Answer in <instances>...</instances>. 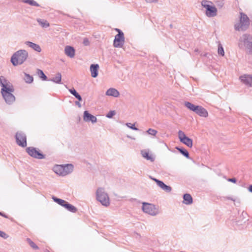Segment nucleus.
<instances>
[{
	"label": "nucleus",
	"mask_w": 252,
	"mask_h": 252,
	"mask_svg": "<svg viewBox=\"0 0 252 252\" xmlns=\"http://www.w3.org/2000/svg\"><path fill=\"white\" fill-rule=\"evenodd\" d=\"M29 54L27 50L20 49L15 52L11 56L10 62L14 66L22 64L28 59Z\"/></svg>",
	"instance_id": "1"
},
{
	"label": "nucleus",
	"mask_w": 252,
	"mask_h": 252,
	"mask_svg": "<svg viewBox=\"0 0 252 252\" xmlns=\"http://www.w3.org/2000/svg\"><path fill=\"white\" fill-rule=\"evenodd\" d=\"M184 105L190 111L194 112L200 117H207L208 115L207 111L201 106L195 105L188 101H185Z\"/></svg>",
	"instance_id": "2"
},
{
	"label": "nucleus",
	"mask_w": 252,
	"mask_h": 252,
	"mask_svg": "<svg viewBox=\"0 0 252 252\" xmlns=\"http://www.w3.org/2000/svg\"><path fill=\"white\" fill-rule=\"evenodd\" d=\"M250 24V19L248 16L243 12H240V23L235 25V30L238 31H245L248 29Z\"/></svg>",
	"instance_id": "3"
},
{
	"label": "nucleus",
	"mask_w": 252,
	"mask_h": 252,
	"mask_svg": "<svg viewBox=\"0 0 252 252\" xmlns=\"http://www.w3.org/2000/svg\"><path fill=\"white\" fill-rule=\"evenodd\" d=\"M14 91L13 86L6 89H1V94L5 102L10 105L15 100V96L12 94Z\"/></svg>",
	"instance_id": "4"
},
{
	"label": "nucleus",
	"mask_w": 252,
	"mask_h": 252,
	"mask_svg": "<svg viewBox=\"0 0 252 252\" xmlns=\"http://www.w3.org/2000/svg\"><path fill=\"white\" fill-rule=\"evenodd\" d=\"M74 166L72 164L57 165L54 167V170L58 175L64 176L71 173L73 170Z\"/></svg>",
	"instance_id": "5"
},
{
	"label": "nucleus",
	"mask_w": 252,
	"mask_h": 252,
	"mask_svg": "<svg viewBox=\"0 0 252 252\" xmlns=\"http://www.w3.org/2000/svg\"><path fill=\"white\" fill-rule=\"evenodd\" d=\"M209 3H212V2L203 0L201 2V5L206 9V15L208 17H215L217 15V9L215 6L210 5Z\"/></svg>",
	"instance_id": "6"
},
{
	"label": "nucleus",
	"mask_w": 252,
	"mask_h": 252,
	"mask_svg": "<svg viewBox=\"0 0 252 252\" xmlns=\"http://www.w3.org/2000/svg\"><path fill=\"white\" fill-rule=\"evenodd\" d=\"M96 199L101 204L105 206H108L110 204L109 196L107 193L104 191V189L99 188L96 192Z\"/></svg>",
	"instance_id": "7"
},
{
	"label": "nucleus",
	"mask_w": 252,
	"mask_h": 252,
	"mask_svg": "<svg viewBox=\"0 0 252 252\" xmlns=\"http://www.w3.org/2000/svg\"><path fill=\"white\" fill-rule=\"evenodd\" d=\"M26 151L29 156L34 158L42 159L45 158V155L41 152L39 149L35 147H27Z\"/></svg>",
	"instance_id": "8"
},
{
	"label": "nucleus",
	"mask_w": 252,
	"mask_h": 252,
	"mask_svg": "<svg viewBox=\"0 0 252 252\" xmlns=\"http://www.w3.org/2000/svg\"><path fill=\"white\" fill-rule=\"evenodd\" d=\"M142 210L144 212L153 216H156L159 213L158 209L156 208L154 205L146 202L142 203Z\"/></svg>",
	"instance_id": "9"
},
{
	"label": "nucleus",
	"mask_w": 252,
	"mask_h": 252,
	"mask_svg": "<svg viewBox=\"0 0 252 252\" xmlns=\"http://www.w3.org/2000/svg\"><path fill=\"white\" fill-rule=\"evenodd\" d=\"M15 139L18 145L21 147L27 146V136L26 134L23 131H18L15 134Z\"/></svg>",
	"instance_id": "10"
},
{
	"label": "nucleus",
	"mask_w": 252,
	"mask_h": 252,
	"mask_svg": "<svg viewBox=\"0 0 252 252\" xmlns=\"http://www.w3.org/2000/svg\"><path fill=\"white\" fill-rule=\"evenodd\" d=\"M240 41L244 43L249 53L252 54V36L249 34H244Z\"/></svg>",
	"instance_id": "11"
},
{
	"label": "nucleus",
	"mask_w": 252,
	"mask_h": 252,
	"mask_svg": "<svg viewBox=\"0 0 252 252\" xmlns=\"http://www.w3.org/2000/svg\"><path fill=\"white\" fill-rule=\"evenodd\" d=\"M125 43V36L123 32H119L115 36L113 46L116 48H122Z\"/></svg>",
	"instance_id": "12"
},
{
	"label": "nucleus",
	"mask_w": 252,
	"mask_h": 252,
	"mask_svg": "<svg viewBox=\"0 0 252 252\" xmlns=\"http://www.w3.org/2000/svg\"><path fill=\"white\" fill-rule=\"evenodd\" d=\"M178 136L180 141L189 148L192 146V140L187 136L185 133L182 130L178 132Z\"/></svg>",
	"instance_id": "13"
},
{
	"label": "nucleus",
	"mask_w": 252,
	"mask_h": 252,
	"mask_svg": "<svg viewBox=\"0 0 252 252\" xmlns=\"http://www.w3.org/2000/svg\"><path fill=\"white\" fill-rule=\"evenodd\" d=\"M241 81L246 85L252 87V75L244 74L239 78Z\"/></svg>",
	"instance_id": "14"
},
{
	"label": "nucleus",
	"mask_w": 252,
	"mask_h": 252,
	"mask_svg": "<svg viewBox=\"0 0 252 252\" xmlns=\"http://www.w3.org/2000/svg\"><path fill=\"white\" fill-rule=\"evenodd\" d=\"M84 121L87 122H91L92 123L96 122L97 119L94 115L91 114L88 111L86 110L84 112L83 115Z\"/></svg>",
	"instance_id": "15"
},
{
	"label": "nucleus",
	"mask_w": 252,
	"mask_h": 252,
	"mask_svg": "<svg viewBox=\"0 0 252 252\" xmlns=\"http://www.w3.org/2000/svg\"><path fill=\"white\" fill-rule=\"evenodd\" d=\"M99 67L98 64H92L90 65V71L92 77L96 78L98 76Z\"/></svg>",
	"instance_id": "16"
},
{
	"label": "nucleus",
	"mask_w": 252,
	"mask_h": 252,
	"mask_svg": "<svg viewBox=\"0 0 252 252\" xmlns=\"http://www.w3.org/2000/svg\"><path fill=\"white\" fill-rule=\"evenodd\" d=\"M0 86L1 89H6L13 86L12 84L9 82L4 76H0Z\"/></svg>",
	"instance_id": "17"
},
{
	"label": "nucleus",
	"mask_w": 252,
	"mask_h": 252,
	"mask_svg": "<svg viewBox=\"0 0 252 252\" xmlns=\"http://www.w3.org/2000/svg\"><path fill=\"white\" fill-rule=\"evenodd\" d=\"M75 52L74 48L72 46H66L65 47L64 52L65 55L71 58L74 57Z\"/></svg>",
	"instance_id": "18"
},
{
	"label": "nucleus",
	"mask_w": 252,
	"mask_h": 252,
	"mask_svg": "<svg viewBox=\"0 0 252 252\" xmlns=\"http://www.w3.org/2000/svg\"><path fill=\"white\" fill-rule=\"evenodd\" d=\"M25 44L37 52H40L41 51V48L38 44L29 41H26Z\"/></svg>",
	"instance_id": "19"
},
{
	"label": "nucleus",
	"mask_w": 252,
	"mask_h": 252,
	"mask_svg": "<svg viewBox=\"0 0 252 252\" xmlns=\"http://www.w3.org/2000/svg\"><path fill=\"white\" fill-rule=\"evenodd\" d=\"M106 94L108 96H112L117 97L120 95L119 91L114 88H109L106 92Z\"/></svg>",
	"instance_id": "20"
},
{
	"label": "nucleus",
	"mask_w": 252,
	"mask_h": 252,
	"mask_svg": "<svg viewBox=\"0 0 252 252\" xmlns=\"http://www.w3.org/2000/svg\"><path fill=\"white\" fill-rule=\"evenodd\" d=\"M183 203L186 205H190L193 202V199L190 194L185 193L183 195Z\"/></svg>",
	"instance_id": "21"
},
{
	"label": "nucleus",
	"mask_w": 252,
	"mask_h": 252,
	"mask_svg": "<svg viewBox=\"0 0 252 252\" xmlns=\"http://www.w3.org/2000/svg\"><path fill=\"white\" fill-rule=\"evenodd\" d=\"M63 207L68 211L72 213H76L77 211V209L75 206L69 203L67 201H66L65 203L64 204Z\"/></svg>",
	"instance_id": "22"
},
{
	"label": "nucleus",
	"mask_w": 252,
	"mask_h": 252,
	"mask_svg": "<svg viewBox=\"0 0 252 252\" xmlns=\"http://www.w3.org/2000/svg\"><path fill=\"white\" fill-rule=\"evenodd\" d=\"M48 81H52L57 84H61L62 81V74L61 73H57L55 76L53 78L50 79Z\"/></svg>",
	"instance_id": "23"
},
{
	"label": "nucleus",
	"mask_w": 252,
	"mask_h": 252,
	"mask_svg": "<svg viewBox=\"0 0 252 252\" xmlns=\"http://www.w3.org/2000/svg\"><path fill=\"white\" fill-rule=\"evenodd\" d=\"M158 183L159 184L158 185V186L166 192H170L171 191L172 188L170 186L166 185L161 181Z\"/></svg>",
	"instance_id": "24"
},
{
	"label": "nucleus",
	"mask_w": 252,
	"mask_h": 252,
	"mask_svg": "<svg viewBox=\"0 0 252 252\" xmlns=\"http://www.w3.org/2000/svg\"><path fill=\"white\" fill-rule=\"evenodd\" d=\"M178 151L185 157L187 158H189V152L183 147H176L175 148Z\"/></svg>",
	"instance_id": "25"
},
{
	"label": "nucleus",
	"mask_w": 252,
	"mask_h": 252,
	"mask_svg": "<svg viewBox=\"0 0 252 252\" xmlns=\"http://www.w3.org/2000/svg\"><path fill=\"white\" fill-rule=\"evenodd\" d=\"M141 154L143 158H146L147 160H149L151 161H154L155 160L154 158H153L151 155H150L148 152H147L144 150H142L141 151Z\"/></svg>",
	"instance_id": "26"
},
{
	"label": "nucleus",
	"mask_w": 252,
	"mask_h": 252,
	"mask_svg": "<svg viewBox=\"0 0 252 252\" xmlns=\"http://www.w3.org/2000/svg\"><path fill=\"white\" fill-rule=\"evenodd\" d=\"M69 92L76 99H77L78 100H79V101H81L82 100L81 96L77 92V91L75 90L74 88H72L71 89H69Z\"/></svg>",
	"instance_id": "27"
},
{
	"label": "nucleus",
	"mask_w": 252,
	"mask_h": 252,
	"mask_svg": "<svg viewBox=\"0 0 252 252\" xmlns=\"http://www.w3.org/2000/svg\"><path fill=\"white\" fill-rule=\"evenodd\" d=\"M37 21L38 24L43 28H48L49 27L50 25L48 21L44 19H37Z\"/></svg>",
	"instance_id": "28"
},
{
	"label": "nucleus",
	"mask_w": 252,
	"mask_h": 252,
	"mask_svg": "<svg viewBox=\"0 0 252 252\" xmlns=\"http://www.w3.org/2000/svg\"><path fill=\"white\" fill-rule=\"evenodd\" d=\"M37 74L38 75L39 77L42 79V80L48 81L49 79H48L47 76L44 74V73L42 70L40 69H37Z\"/></svg>",
	"instance_id": "29"
},
{
	"label": "nucleus",
	"mask_w": 252,
	"mask_h": 252,
	"mask_svg": "<svg viewBox=\"0 0 252 252\" xmlns=\"http://www.w3.org/2000/svg\"><path fill=\"white\" fill-rule=\"evenodd\" d=\"M53 200L57 203L61 205V206L63 207L64 205V204L66 202V201L59 198H57L56 196H52Z\"/></svg>",
	"instance_id": "30"
},
{
	"label": "nucleus",
	"mask_w": 252,
	"mask_h": 252,
	"mask_svg": "<svg viewBox=\"0 0 252 252\" xmlns=\"http://www.w3.org/2000/svg\"><path fill=\"white\" fill-rule=\"evenodd\" d=\"M26 241L33 250H39V248L29 238L26 239Z\"/></svg>",
	"instance_id": "31"
},
{
	"label": "nucleus",
	"mask_w": 252,
	"mask_h": 252,
	"mask_svg": "<svg viewBox=\"0 0 252 252\" xmlns=\"http://www.w3.org/2000/svg\"><path fill=\"white\" fill-rule=\"evenodd\" d=\"M25 77H24V80L27 83L30 84L32 83L33 81V77L30 74L24 73Z\"/></svg>",
	"instance_id": "32"
},
{
	"label": "nucleus",
	"mask_w": 252,
	"mask_h": 252,
	"mask_svg": "<svg viewBox=\"0 0 252 252\" xmlns=\"http://www.w3.org/2000/svg\"><path fill=\"white\" fill-rule=\"evenodd\" d=\"M23 2L28 3L32 6L39 7L40 5L34 0H23Z\"/></svg>",
	"instance_id": "33"
},
{
	"label": "nucleus",
	"mask_w": 252,
	"mask_h": 252,
	"mask_svg": "<svg viewBox=\"0 0 252 252\" xmlns=\"http://www.w3.org/2000/svg\"><path fill=\"white\" fill-rule=\"evenodd\" d=\"M218 53L219 55H220L221 56H224V51L223 48L222 47L221 44H219Z\"/></svg>",
	"instance_id": "34"
},
{
	"label": "nucleus",
	"mask_w": 252,
	"mask_h": 252,
	"mask_svg": "<svg viewBox=\"0 0 252 252\" xmlns=\"http://www.w3.org/2000/svg\"><path fill=\"white\" fill-rule=\"evenodd\" d=\"M146 132L150 135L156 136L158 133V131L154 129L150 128L146 131Z\"/></svg>",
	"instance_id": "35"
},
{
	"label": "nucleus",
	"mask_w": 252,
	"mask_h": 252,
	"mask_svg": "<svg viewBox=\"0 0 252 252\" xmlns=\"http://www.w3.org/2000/svg\"><path fill=\"white\" fill-rule=\"evenodd\" d=\"M126 126L132 130H139V129L135 126V124H132L130 123H127Z\"/></svg>",
	"instance_id": "36"
},
{
	"label": "nucleus",
	"mask_w": 252,
	"mask_h": 252,
	"mask_svg": "<svg viewBox=\"0 0 252 252\" xmlns=\"http://www.w3.org/2000/svg\"><path fill=\"white\" fill-rule=\"evenodd\" d=\"M115 114L116 112L114 110H111L106 114V116L108 118H112Z\"/></svg>",
	"instance_id": "37"
},
{
	"label": "nucleus",
	"mask_w": 252,
	"mask_h": 252,
	"mask_svg": "<svg viewBox=\"0 0 252 252\" xmlns=\"http://www.w3.org/2000/svg\"><path fill=\"white\" fill-rule=\"evenodd\" d=\"M0 237L4 239H7L8 237V235L4 232L0 230Z\"/></svg>",
	"instance_id": "38"
},
{
	"label": "nucleus",
	"mask_w": 252,
	"mask_h": 252,
	"mask_svg": "<svg viewBox=\"0 0 252 252\" xmlns=\"http://www.w3.org/2000/svg\"><path fill=\"white\" fill-rule=\"evenodd\" d=\"M83 44L85 46L89 45H90V41H89V39L88 38H84V40H83Z\"/></svg>",
	"instance_id": "39"
},
{
	"label": "nucleus",
	"mask_w": 252,
	"mask_h": 252,
	"mask_svg": "<svg viewBox=\"0 0 252 252\" xmlns=\"http://www.w3.org/2000/svg\"><path fill=\"white\" fill-rule=\"evenodd\" d=\"M227 180L228 181L233 183H236L237 182V180L235 178H229Z\"/></svg>",
	"instance_id": "40"
},
{
	"label": "nucleus",
	"mask_w": 252,
	"mask_h": 252,
	"mask_svg": "<svg viewBox=\"0 0 252 252\" xmlns=\"http://www.w3.org/2000/svg\"><path fill=\"white\" fill-rule=\"evenodd\" d=\"M150 178H151L152 180H153V181H154L156 183V184H157V185H158H158L159 184V183H159V182H160V181H161L160 180H158V179H156V178H153V177H150Z\"/></svg>",
	"instance_id": "41"
},
{
	"label": "nucleus",
	"mask_w": 252,
	"mask_h": 252,
	"mask_svg": "<svg viewBox=\"0 0 252 252\" xmlns=\"http://www.w3.org/2000/svg\"><path fill=\"white\" fill-rule=\"evenodd\" d=\"M0 216L5 218H9L8 216L6 215L3 212H0Z\"/></svg>",
	"instance_id": "42"
},
{
	"label": "nucleus",
	"mask_w": 252,
	"mask_h": 252,
	"mask_svg": "<svg viewBox=\"0 0 252 252\" xmlns=\"http://www.w3.org/2000/svg\"><path fill=\"white\" fill-rule=\"evenodd\" d=\"M146 2L149 3L157 2L158 0H145Z\"/></svg>",
	"instance_id": "43"
},
{
	"label": "nucleus",
	"mask_w": 252,
	"mask_h": 252,
	"mask_svg": "<svg viewBox=\"0 0 252 252\" xmlns=\"http://www.w3.org/2000/svg\"><path fill=\"white\" fill-rule=\"evenodd\" d=\"M75 103L76 105H77L79 107H81V105L80 104V103L79 102V101H76L75 102Z\"/></svg>",
	"instance_id": "44"
},
{
	"label": "nucleus",
	"mask_w": 252,
	"mask_h": 252,
	"mask_svg": "<svg viewBox=\"0 0 252 252\" xmlns=\"http://www.w3.org/2000/svg\"><path fill=\"white\" fill-rule=\"evenodd\" d=\"M248 190L252 193V185H250L248 187Z\"/></svg>",
	"instance_id": "45"
},
{
	"label": "nucleus",
	"mask_w": 252,
	"mask_h": 252,
	"mask_svg": "<svg viewBox=\"0 0 252 252\" xmlns=\"http://www.w3.org/2000/svg\"><path fill=\"white\" fill-rule=\"evenodd\" d=\"M115 30L118 32V33H119V32H123L121 30L119 29H116Z\"/></svg>",
	"instance_id": "46"
},
{
	"label": "nucleus",
	"mask_w": 252,
	"mask_h": 252,
	"mask_svg": "<svg viewBox=\"0 0 252 252\" xmlns=\"http://www.w3.org/2000/svg\"><path fill=\"white\" fill-rule=\"evenodd\" d=\"M45 252H50V251L46 249Z\"/></svg>",
	"instance_id": "47"
},
{
	"label": "nucleus",
	"mask_w": 252,
	"mask_h": 252,
	"mask_svg": "<svg viewBox=\"0 0 252 252\" xmlns=\"http://www.w3.org/2000/svg\"><path fill=\"white\" fill-rule=\"evenodd\" d=\"M127 137H128V138H130L132 139H135V138H132V137H130V136H127Z\"/></svg>",
	"instance_id": "48"
},
{
	"label": "nucleus",
	"mask_w": 252,
	"mask_h": 252,
	"mask_svg": "<svg viewBox=\"0 0 252 252\" xmlns=\"http://www.w3.org/2000/svg\"><path fill=\"white\" fill-rule=\"evenodd\" d=\"M170 27L171 28H172V24H170Z\"/></svg>",
	"instance_id": "49"
},
{
	"label": "nucleus",
	"mask_w": 252,
	"mask_h": 252,
	"mask_svg": "<svg viewBox=\"0 0 252 252\" xmlns=\"http://www.w3.org/2000/svg\"><path fill=\"white\" fill-rule=\"evenodd\" d=\"M229 199H231V200H232V199L231 198V197H229L228 198Z\"/></svg>",
	"instance_id": "50"
},
{
	"label": "nucleus",
	"mask_w": 252,
	"mask_h": 252,
	"mask_svg": "<svg viewBox=\"0 0 252 252\" xmlns=\"http://www.w3.org/2000/svg\"><path fill=\"white\" fill-rule=\"evenodd\" d=\"M197 51H198V49H195V52H197Z\"/></svg>",
	"instance_id": "51"
}]
</instances>
